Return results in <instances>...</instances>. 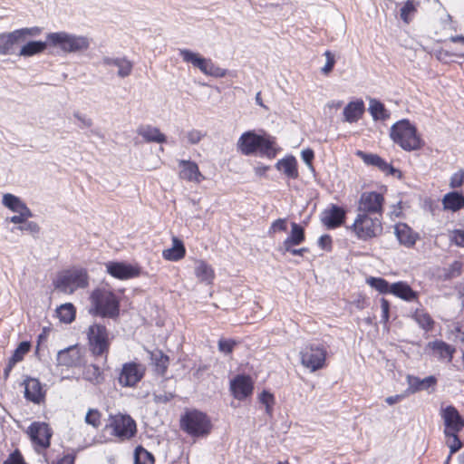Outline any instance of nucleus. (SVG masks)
<instances>
[{
  "instance_id": "obj_58",
  "label": "nucleus",
  "mask_w": 464,
  "mask_h": 464,
  "mask_svg": "<svg viewBox=\"0 0 464 464\" xmlns=\"http://www.w3.org/2000/svg\"><path fill=\"white\" fill-rule=\"evenodd\" d=\"M3 464H25L24 458L18 450L9 455Z\"/></svg>"
},
{
  "instance_id": "obj_52",
  "label": "nucleus",
  "mask_w": 464,
  "mask_h": 464,
  "mask_svg": "<svg viewBox=\"0 0 464 464\" xmlns=\"http://www.w3.org/2000/svg\"><path fill=\"white\" fill-rule=\"evenodd\" d=\"M462 264L459 261H454L449 268L446 269L444 278L451 279L459 276L461 274Z\"/></svg>"
},
{
  "instance_id": "obj_39",
  "label": "nucleus",
  "mask_w": 464,
  "mask_h": 464,
  "mask_svg": "<svg viewBox=\"0 0 464 464\" xmlns=\"http://www.w3.org/2000/svg\"><path fill=\"white\" fill-rule=\"evenodd\" d=\"M413 319L416 321V323L419 324L420 328H422L425 331H430L433 328L434 321L430 315L429 313L424 311L423 309H417L413 315Z\"/></svg>"
},
{
  "instance_id": "obj_63",
  "label": "nucleus",
  "mask_w": 464,
  "mask_h": 464,
  "mask_svg": "<svg viewBox=\"0 0 464 464\" xmlns=\"http://www.w3.org/2000/svg\"><path fill=\"white\" fill-rule=\"evenodd\" d=\"M302 159L310 167H312V161L314 157V150L311 149H306L302 151Z\"/></svg>"
},
{
  "instance_id": "obj_23",
  "label": "nucleus",
  "mask_w": 464,
  "mask_h": 464,
  "mask_svg": "<svg viewBox=\"0 0 464 464\" xmlns=\"http://www.w3.org/2000/svg\"><path fill=\"white\" fill-rule=\"evenodd\" d=\"M22 43L17 30L0 34V55L16 53V45Z\"/></svg>"
},
{
  "instance_id": "obj_38",
  "label": "nucleus",
  "mask_w": 464,
  "mask_h": 464,
  "mask_svg": "<svg viewBox=\"0 0 464 464\" xmlns=\"http://www.w3.org/2000/svg\"><path fill=\"white\" fill-rule=\"evenodd\" d=\"M150 360L156 366L157 371L160 374H164L168 369L169 365V357L163 353L160 350H155L150 352Z\"/></svg>"
},
{
  "instance_id": "obj_4",
  "label": "nucleus",
  "mask_w": 464,
  "mask_h": 464,
  "mask_svg": "<svg viewBox=\"0 0 464 464\" xmlns=\"http://www.w3.org/2000/svg\"><path fill=\"white\" fill-rule=\"evenodd\" d=\"M390 136L394 143L407 151L419 150L423 145L417 134V129L408 120L394 123L391 128Z\"/></svg>"
},
{
  "instance_id": "obj_56",
  "label": "nucleus",
  "mask_w": 464,
  "mask_h": 464,
  "mask_svg": "<svg viewBox=\"0 0 464 464\" xmlns=\"http://www.w3.org/2000/svg\"><path fill=\"white\" fill-rule=\"evenodd\" d=\"M205 133L198 130H191L187 133V139L189 144H198L204 137Z\"/></svg>"
},
{
  "instance_id": "obj_49",
  "label": "nucleus",
  "mask_w": 464,
  "mask_h": 464,
  "mask_svg": "<svg viewBox=\"0 0 464 464\" xmlns=\"http://www.w3.org/2000/svg\"><path fill=\"white\" fill-rule=\"evenodd\" d=\"M237 343L233 339H219L218 343V351L224 354L232 353Z\"/></svg>"
},
{
  "instance_id": "obj_18",
  "label": "nucleus",
  "mask_w": 464,
  "mask_h": 464,
  "mask_svg": "<svg viewBox=\"0 0 464 464\" xmlns=\"http://www.w3.org/2000/svg\"><path fill=\"white\" fill-rule=\"evenodd\" d=\"M22 385L24 386V398L34 404H41L45 399V391L36 378L26 377Z\"/></svg>"
},
{
  "instance_id": "obj_35",
  "label": "nucleus",
  "mask_w": 464,
  "mask_h": 464,
  "mask_svg": "<svg viewBox=\"0 0 464 464\" xmlns=\"http://www.w3.org/2000/svg\"><path fill=\"white\" fill-rule=\"evenodd\" d=\"M428 346L438 353L440 359L447 358L449 362H451L453 353H455L453 346L440 340L430 342Z\"/></svg>"
},
{
  "instance_id": "obj_57",
  "label": "nucleus",
  "mask_w": 464,
  "mask_h": 464,
  "mask_svg": "<svg viewBox=\"0 0 464 464\" xmlns=\"http://www.w3.org/2000/svg\"><path fill=\"white\" fill-rule=\"evenodd\" d=\"M464 182V171L459 170L456 173H454L450 181V186L452 188H457L462 186Z\"/></svg>"
},
{
  "instance_id": "obj_9",
  "label": "nucleus",
  "mask_w": 464,
  "mask_h": 464,
  "mask_svg": "<svg viewBox=\"0 0 464 464\" xmlns=\"http://www.w3.org/2000/svg\"><path fill=\"white\" fill-rule=\"evenodd\" d=\"M179 53L185 63H191L206 75L217 78H222L227 75V70L218 67L210 59L204 58L188 49H179Z\"/></svg>"
},
{
  "instance_id": "obj_33",
  "label": "nucleus",
  "mask_w": 464,
  "mask_h": 464,
  "mask_svg": "<svg viewBox=\"0 0 464 464\" xmlns=\"http://www.w3.org/2000/svg\"><path fill=\"white\" fill-rule=\"evenodd\" d=\"M276 167L289 179H295L298 177L297 161L293 156L278 160Z\"/></svg>"
},
{
  "instance_id": "obj_20",
  "label": "nucleus",
  "mask_w": 464,
  "mask_h": 464,
  "mask_svg": "<svg viewBox=\"0 0 464 464\" xmlns=\"http://www.w3.org/2000/svg\"><path fill=\"white\" fill-rule=\"evenodd\" d=\"M230 389L237 400L242 401L253 392V382L247 375H237L230 383Z\"/></svg>"
},
{
  "instance_id": "obj_13",
  "label": "nucleus",
  "mask_w": 464,
  "mask_h": 464,
  "mask_svg": "<svg viewBox=\"0 0 464 464\" xmlns=\"http://www.w3.org/2000/svg\"><path fill=\"white\" fill-rule=\"evenodd\" d=\"M27 433L32 442L36 447L37 451L45 450L50 446L53 431L48 424L44 422H33L29 426Z\"/></svg>"
},
{
  "instance_id": "obj_37",
  "label": "nucleus",
  "mask_w": 464,
  "mask_h": 464,
  "mask_svg": "<svg viewBox=\"0 0 464 464\" xmlns=\"http://www.w3.org/2000/svg\"><path fill=\"white\" fill-rule=\"evenodd\" d=\"M369 111L375 121H385L390 117L384 105L376 99L370 100Z\"/></svg>"
},
{
  "instance_id": "obj_17",
  "label": "nucleus",
  "mask_w": 464,
  "mask_h": 464,
  "mask_svg": "<svg viewBox=\"0 0 464 464\" xmlns=\"http://www.w3.org/2000/svg\"><path fill=\"white\" fill-rule=\"evenodd\" d=\"M441 418L444 420V433L459 432L464 427V420L458 410L452 406H447L441 410Z\"/></svg>"
},
{
  "instance_id": "obj_47",
  "label": "nucleus",
  "mask_w": 464,
  "mask_h": 464,
  "mask_svg": "<svg viewBox=\"0 0 464 464\" xmlns=\"http://www.w3.org/2000/svg\"><path fill=\"white\" fill-rule=\"evenodd\" d=\"M22 42H24L28 37H35L42 34L43 28L39 26L24 27L16 29Z\"/></svg>"
},
{
  "instance_id": "obj_16",
  "label": "nucleus",
  "mask_w": 464,
  "mask_h": 464,
  "mask_svg": "<svg viewBox=\"0 0 464 464\" xmlns=\"http://www.w3.org/2000/svg\"><path fill=\"white\" fill-rule=\"evenodd\" d=\"M356 155L361 158L366 165L374 166L381 171L384 172L386 175H397L398 178L401 177V172L399 169L393 168L390 163L385 161L377 154L366 153L362 150H357Z\"/></svg>"
},
{
  "instance_id": "obj_11",
  "label": "nucleus",
  "mask_w": 464,
  "mask_h": 464,
  "mask_svg": "<svg viewBox=\"0 0 464 464\" xmlns=\"http://www.w3.org/2000/svg\"><path fill=\"white\" fill-rule=\"evenodd\" d=\"M107 428L111 429V434L120 440H130L137 432L135 420L130 416L124 414L111 415Z\"/></svg>"
},
{
  "instance_id": "obj_53",
  "label": "nucleus",
  "mask_w": 464,
  "mask_h": 464,
  "mask_svg": "<svg viewBox=\"0 0 464 464\" xmlns=\"http://www.w3.org/2000/svg\"><path fill=\"white\" fill-rule=\"evenodd\" d=\"M20 231H27L33 236H37L40 233V226L34 221H25L22 226L17 227Z\"/></svg>"
},
{
  "instance_id": "obj_22",
  "label": "nucleus",
  "mask_w": 464,
  "mask_h": 464,
  "mask_svg": "<svg viewBox=\"0 0 464 464\" xmlns=\"http://www.w3.org/2000/svg\"><path fill=\"white\" fill-rule=\"evenodd\" d=\"M394 234L401 245L406 247H412L420 238L417 232H414L411 227L405 223L396 224Z\"/></svg>"
},
{
  "instance_id": "obj_59",
  "label": "nucleus",
  "mask_w": 464,
  "mask_h": 464,
  "mask_svg": "<svg viewBox=\"0 0 464 464\" xmlns=\"http://www.w3.org/2000/svg\"><path fill=\"white\" fill-rule=\"evenodd\" d=\"M73 117L80 121V128H90L93 124V121L91 118L80 113L79 111H75L73 113Z\"/></svg>"
},
{
  "instance_id": "obj_25",
  "label": "nucleus",
  "mask_w": 464,
  "mask_h": 464,
  "mask_svg": "<svg viewBox=\"0 0 464 464\" xmlns=\"http://www.w3.org/2000/svg\"><path fill=\"white\" fill-rule=\"evenodd\" d=\"M81 363L80 350L76 346H70L61 350L57 354V364L65 367H74Z\"/></svg>"
},
{
  "instance_id": "obj_21",
  "label": "nucleus",
  "mask_w": 464,
  "mask_h": 464,
  "mask_svg": "<svg viewBox=\"0 0 464 464\" xmlns=\"http://www.w3.org/2000/svg\"><path fill=\"white\" fill-rule=\"evenodd\" d=\"M102 64L103 66L111 67L114 66L118 68L117 75L120 78H127L129 77L133 70V63L130 61L127 57H110L104 56L102 60Z\"/></svg>"
},
{
  "instance_id": "obj_1",
  "label": "nucleus",
  "mask_w": 464,
  "mask_h": 464,
  "mask_svg": "<svg viewBox=\"0 0 464 464\" xmlns=\"http://www.w3.org/2000/svg\"><path fill=\"white\" fill-rule=\"evenodd\" d=\"M276 139L270 135H259L254 130L244 132L238 139L237 147L245 156L259 154L273 159L276 155Z\"/></svg>"
},
{
  "instance_id": "obj_27",
  "label": "nucleus",
  "mask_w": 464,
  "mask_h": 464,
  "mask_svg": "<svg viewBox=\"0 0 464 464\" xmlns=\"http://www.w3.org/2000/svg\"><path fill=\"white\" fill-rule=\"evenodd\" d=\"M365 111L362 100L350 102L343 109L344 121L353 123L359 121Z\"/></svg>"
},
{
  "instance_id": "obj_64",
  "label": "nucleus",
  "mask_w": 464,
  "mask_h": 464,
  "mask_svg": "<svg viewBox=\"0 0 464 464\" xmlns=\"http://www.w3.org/2000/svg\"><path fill=\"white\" fill-rule=\"evenodd\" d=\"M453 238H454V242L457 246L464 247V231L463 230H455Z\"/></svg>"
},
{
  "instance_id": "obj_61",
  "label": "nucleus",
  "mask_w": 464,
  "mask_h": 464,
  "mask_svg": "<svg viewBox=\"0 0 464 464\" xmlns=\"http://www.w3.org/2000/svg\"><path fill=\"white\" fill-rule=\"evenodd\" d=\"M382 319L383 322L389 320L390 303L385 298L381 299Z\"/></svg>"
},
{
  "instance_id": "obj_36",
  "label": "nucleus",
  "mask_w": 464,
  "mask_h": 464,
  "mask_svg": "<svg viewBox=\"0 0 464 464\" xmlns=\"http://www.w3.org/2000/svg\"><path fill=\"white\" fill-rule=\"evenodd\" d=\"M82 377L94 385L101 384L104 381L103 372L96 364L86 365L83 369Z\"/></svg>"
},
{
  "instance_id": "obj_60",
  "label": "nucleus",
  "mask_w": 464,
  "mask_h": 464,
  "mask_svg": "<svg viewBox=\"0 0 464 464\" xmlns=\"http://www.w3.org/2000/svg\"><path fill=\"white\" fill-rule=\"evenodd\" d=\"M259 401L264 405L275 404V397L271 392L263 391L259 395Z\"/></svg>"
},
{
  "instance_id": "obj_28",
  "label": "nucleus",
  "mask_w": 464,
  "mask_h": 464,
  "mask_svg": "<svg viewBox=\"0 0 464 464\" xmlns=\"http://www.w3.org/2000/svg\"><path fill=\"white\" fill-rule=\"evenodd\" d=\"M194 274L199 282L207 285L212 284L215 278L213 268L204 260L195 261Z\"/></svg>"
},
{
  "instance_id": "obj_41",
  "label": "nucleus",
  "mask_w": 464,
  "mask_h": 464,
  "mask_svg": "<svg viewBox=\"0 0 464 464\" xmlns=\"http://www.w3.org/2000/svg\"><path fill=\"white\" fill-rule=\"evenodd\" d=\"M56 312L59 319L65 324L72 323L75 318V308L70 303L62 304Z\"/></svg>"
},
{
  "instance_id": "obj_24",
  "label": "nucleus",
  "mask_w": 464,
  "mask_h": 464,
  "mask_svg": "<svg viewBox=\"0 0 464 464\" xmlns=\"http://www.w3.org/2000/svg\"><path fill=\"white\" fill-rule=\"evenodd\" d=\"M179 166L180 168V179L188 181H194L197 183H199L204 179L196 162L191 160H180L179 161Z\"/></svg>"
},
{
  "instance_id": "obj_29",
  "label": "nucleus",
  "mask_w": 464,
  "mask_h": 464,
  "mask_svg": "<svg viewBox=\"0 0 464 464\" xmlns=\"http://www.w3.org/2000/svg\"><path fill=\"white\" fill-rule=\"evenodd\" d=\"M137 132L146 142L164 143L167 140L166 136L160 132V129L151 125L140 126Z\"/></svg>"
},
{
  "instance_id": "obj_40",
  "label": "nucleus",
  "mask_w": 464,
  "mask_h": 464,
  "mask_svg": "<svg viewBox=\"0 0 464 464\" xmlns=\"http://www.w3.org/2000/svg\"><path fill=\"white\" fill-rule=\"evenodd\" d=\"M2 204L8 209L12 210L13 212L22 210V208H24V209L29 208L26 206V204L21 200L20 198L11 193L4 194L2 198Z\"/></svg>"
},
{
  "instance_id": "obj_62",
  "label": "nucleus",
  "mask_w": 464,
  "mask_h": 464,
  "mask_svg": "<svg viewBox=\"0 0 464 464\" xmlns=\"http://www.w3.org/2000/svg\"><path fill=\"white\" fill-rule=\"evenodd\" d=\"M318 245L322 249H330L332 238L329 235H323L318 239Z\"/></svg>"
},
{
  "instance_id": "obj_45",
  "label": "nucleus",
  "mask_w": 464,
  "mask_h": 464,
  "mask_svg": "<svg viewBox=\"0 0 464 464\" xmlns=\"http://www.w3.org/2000/svg\"><path fill=\"white\" fill-rule=\"evenodd\" d=\"M18 215L12 216L7 218V220L14 224H19L22 226L25 221L34 216L33 212L30 208H24L22 210L15 211Z\"/></svg>"
},
{
  "instance_id": "obj_46",
  "label": "nucleus",
  "mask_w": 464,
  "mask_h": 464,
  "mask_svg": "<svg viewBox=\"0 0 464 464\" xmlns=\"http://www.w3.org/2000/svg\"><path fill=\"white\" fill-rule=\"evenodd\" d=\"M101 417L102 414L97 409H90L87 411L84 420L88 425L98 429L101 425Z\"/></svg>"
},
{
  "instance_id": "obj_44",
  "label": "nucleus",
  "mask_w": 464,
  "mask_h": 464,
  "mask_svg": "<svg viewBox=\"0 0 464 464\" xmlns=\"http://www.w3.org/2000/svg\"><path fill=\"white\" fill-rule=\"evenodd\" d=\"M31 349V343L27 341L21 342L16 349L14 351L13 355L9 358L12 363H17L21 362L24 355L29 353Z\"/></svg>"
},
{
  "instance_id": "obj_31",
  "label": "nucleus",
  "mask_w": 464,
  "mask_h": 464,
  "mask_svg": "<svg viewBox=\"0 0 464 464\" xmlns=\"http://www.w3.org/2000/svg\"><path fill=\"white\" fill-rule=\"evenodd\" d=\"M47 47H50V43L47 38L44 42L30 41L21 47L17 54L23 57H31L42 53Z\"/></svg>"
},
{
  "instance_id": "obj_3",
  "label": "nucleus",
  "mask_w": 464,
  "mask_h": 464,
  "mask_svg": "<svg viewBox=\"0 0 464 464\" xmlns=\"http://www.w3.org/2000/svg\"><path fill=\"white\" fill-rule=\"evenodd\" d=\"M50 47L56 48L64 53H82L90 48L91 41L87 36L77 35L64 31L46 34Z\"/></svg>"
},
{
  "instance_id": "obj_6",
  "label": "nucleus",
  "mask_w": 464,
  "mask_h": 464,
  "mask_svg": "<svg viewBox=\"0 0 464 464\" xmlns=\"http://www.w3.org/2000/svg\"><path fill=\"white\" fill-rule=\"evenodd\" d=\"M326 355V347L319 342L306 343L300 351L302 365L311 372H316L325 366Z\"/></svg>"
},
{
  "instance_id": "obj_50",
  "label": "nucleus",
  "mask_w": 464,
  "mask_h": 464,
  "mask_svg": "<svg viewBox=\"0 0 464 464\" xmlns=\"http://www.w3.org/2000/svg\"><path fill=\"white\" fill-rule=\"evenodd\" d=\"M458 433L459 432L445 433L447 437L451 439L449 444L450 455H453L462 447V442L459 440Z\"/></svg>"
},
{
  "instance_id": "obj_7",
  "label": "nucleus",
  "mask_w": 464,
  "mask_h": 464,
  "mask_svg": "<svg viewBox=\"0 0 464 464\" xmlns=\"http://www.w3.org/2000/svg\"><path fill=\"white\" fill-rule=\"evenodd\" d=\"M180 426L188 434L194 437H200L208 435L212 428L208 417L199 411H191L182 416L180 420Z\"/></svg>"
},
{
  "instance_id": "obj_30",
  "label": "nucleus",
  "mask_w": 464,
  "mask_h": 464,
  "mask_svg": "<svg viewBox=\"0 0 464 464\" xmlns=\"http://www.w3.org/2000/svg\"><path fill=\"white\" fill-rule=\"evenodd\" d=\"M391 294L408 302L418 298V293L412 290L409 284L403 281L392 284Z\"/></svg>"
},
{
  "instance_id": "obj_42",
  "label": "nucleus",
  "mask_w": 464,
  "mask_h": 464,
  "mask_svg": "<svg viewBox=\"0 0 464 464\" xmlns=\"http://www.w3.org/2000/svg\"><path fill=\"white\" fill-rule=\"evenodd\" d=\"M154 461L155 459L152 453L140 445L136 447L134 450V464H154Z\"/></svg>"
},
{
  "instance_id": "obj_26",
  "label": "nucleus",
  "mask_w": 464,
  "mask_h": 464,
  "mask_svg": "<svg viewBox=\"0 0 464 464\" xmlns=\"http://www.w3.org/2000/svg\"><path fill=\"white\" fill-rule=\"evenodd\" d=\"M291 227L290 235L284 240L282 246L278 247V250H290V246H298L304 241L305 235L304 227L295 222L291 224Z\"/></svg>"
},
{
  "instance_id": "obj_14",
  "label": "nucleus",
  "mask_w": 464,
  "mask_h": 464,
  "mask_svg": "<svg viewBox=\"0 0 464 464\" xmlns=\"http://www.w3.org/2000/svg\"><path fill=\"white\" fill-rule=\"evenodd\" d=\"M106 271L112 277L120 280H128L140 276L141 270L138 265L125 262L111 261L105 264Z\"/></svg>"
},
{
  "instance_id": "obj_51",
  "label": "nucleus",
  "mask_w": 464,
  "mask_h": 464,
  "mask_svg": "<svg viewBox=\"0 0 464 464\" xmlns=\"http://www.w3.org/2000/svg\"><path fill=\"white\" fill-rule=\"evenodd\" d=\"M324 55L325 56L326 63L324 67H322L321 72L324 75H328L334 69L335 64V57L334 54L327 50L324 52Z\"/></svg>"
},
{
  "instance_id": "obj_55",
  "label": "nucleus",
  "mask_w": 464,
  "mask_h": 464,
  "mask_svg": "<svg viewBox=\"0 0 464 464\" xmlns=\"http://www.w3.org/2000/svg\"><path fill=\"white\" fill-rule=\"evenodd\" d=\"M416 11L414 4L411 0H408L404 5L401 8V18L405 22L409 23V15Z\"/></svg>"
},
{
  "instance_id": "obj_54",
  "label": "nucleus",
  "mask_w": 464,
  "mask_h": 464,
  "mask_svg": "<svg viewBox=\"0 0 464 464\" xmlns=\"http://www.w3.org/2000/svg\"><path fill=\"white\" fill-rule=\"evenodd\" d=\"M286 229H287L286 219L285 218H278L271 224V227H269V230H268V234L272 235L276 232H285V231H286Z\"/></svg>"
},
{
  "instance_id": "obj_48",
  "label": "nucleus",
  "mask_w": 464,
  "mask_h": 464,
  "mask_svg": "<svg viewBox=\"0 0 464 464\" xmlns=\"http://www.w3.org/2000/svg\"><path fill=\"white\" fill-rule=\"evenodd\" d=\"M408 388L405 391L406 394H412L422 390L421 379L416 376H407Z\"/></svg>"
},
{
  "instance_id": "obj_34",
  "label": "nucleus",
  "mask_w": 464,
  "mask_h": 464,
  "mask_svg": "<svg viewBox=\"0 0 464 464\" xmlns=\"http://www.w3.org/2000/svg\"><path fill=\"white\" fill-rule=\"evenodd\" d=\"M172 241V247L163 250L162 256L166 260L179 261L185 256L186 249L180 239L173 237Z\"/></svg>"
},
{
  "instance_id": "obj_10",
  "label": "nucleus",
  "mask_w": 464,
  "mask_h": 464,
  "mask_svg": "<svg viewBox=\"0 0 464 464\" xmlns=\"http://www.w3.org/2000/svg\"><path fill=\"white\" fill-rule=\"evenodd\" d=\"M88 285V274L84 269H74L58 276L54 281L56 289L63 293H72L77 288Z\"/></svg>"
},
{
  "instance_id": "obj_43",
  "label": "nucleus",
  "mask_w": 464,
  "mask_h": 464,
  "mask_svg": "<svg viewBox=\"0 0 464 464\" xmlns=\"http://www.w3.org/2000/svg\"><path fill=\"white\" fill-rule=\"evenodd\" d=\"M367 284L381 294H388L392 291V285L382 277L371 276L366 280Z\"/></svg>"
},
{
  "instance_id": "obj_32",
  "label": "nucleus",
  "mask_w": 464,
  "mask_h": 464,
  "mask_svg": "<svg viewBox=\"0 0 464 464\" xmlns=\"http://www.w3.org/2000/svg\"><path fill=\"white\" fill-rule=\"evenodd\" d=\"M442 205L445 210L457 212L464 208V196L458 191H451L444 195Z\"/></svg>"
},
{
  "instance_id": "obj_12",
  "label": "nucleus",
  "mask_w": 464,
  "mask_h": 464,
  "mask_svg": "<svg viewBox=\"0 0 464 464\" xmlns=\"http://www.w3.org/2000/svg\"><path fill=\"white\" fill-rule=\"evenodd\" d=\"M384 198L381 193L371 191L361 195L358 206L359 213L382 217Z\"/></svg>"
},
{
  "instance_id": "obj_19",
  "label": "nucleus",
  "mask_w": 464,
  "mask_h": 464,
  "mask_svg": "<svg viewBox=\"0 0 464 464\" xmlns=\"http://www.w3.org/2000/svg\"><path fill=\"white\" fill-rule=\"evenodd\" d=\"M345 215L346 212L343 208L332 204L322 212L321 221L328 229L336 228L343 225Z\"/></svg>"
},
{
  "instance_id": "obj_5",
  "label": "nucleus",
  "mask_w": 464,
  "mask_h": 464,
  "mask_svg": "<svg viewBox=\"0 0 464 464\" xmlns=\"http://www.w3.org/2000/svg\"><path fill=\"white\" fill-rule=\"evenodd\" d=\"M351 229L361 240L375 238L382 233V218L368 213H358Z\"/></svg>"
},
{
  "instance_id": "obj_15",
  "label": "nucleus",
  "mask_w": 464,
  "mask_h": 464,
  "mask_svg": "<svg viewBox=\"0 0 464 464\" xmlns=\"http://www.w3.org/2000/svg\"><path fill=\"white\" fill-rule=\"evenodd\" d=\"M145 367L137 362H126L122 365L119 382L123 387L135 386L143 377Z\"/></svg>"
},
{
  "instance_id": "obj_8",
  "label": "nucleus",
  "mask_w": 464,
  "mask_h": 464,
  "mask_svg": "<svg viewBox=\"0 0 464 464\" xmlns=\"http://www.w3.org/2000/svg\"><path fill=\"white\" fill-rule=\"evenodd\" d=\"M89 349L92 355L107 358L110 349L109 332L107 328L100 324H93L87 331Z\"/></svg>"
},
{
  "instance_id": "obj_2",
  "label": "nucleus",
  "mask_w": 464,
  "mask_h": 464,
  "mask_svg": "<svg viewBox=\"0 0 464 464\" xmlns=\"http://www.w3.org/2000/svg\"><path fill=\"white\" fill-rule=\"evenodd\" d=\"M90 313L102 318L116 319L120 314V302L116 295L106 289H96L91 295Z\"/></svg>"
}]
</instances>
